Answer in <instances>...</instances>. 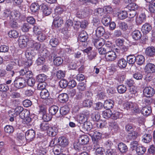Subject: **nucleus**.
Returning a JSON list of instances; mask_svg holds the SVG:
<instances>
[{
    "label": "nucleus",
    "mask_w": 155,
    "mask_h": 155,
    "mask_svg": "<svg viewBox=\"0 0 155 155\" xmlns=\"http://www.w3.org/2000/svg\"><path fill=\"white\" fill-rule=\"evenodd\" d=\"M26 86V80L24 78L19 77L16 78L12 84L11 90H17L22 89Z\"/></svg>",
    "instance_id": "f257e3e1"
},
{
    "label": "nucleus",
    "mask_w": 155,
    "mask_h": 155,
    "mask_svg": "<svg viewBox=\"0 0 155 155\" xmlns=\"http://www.w3.org/2000/svg\"><path fill=\"white\" fill-rule=\"evenodd\" d=\"M124 108L128 110H130L134 113H139L140 110L138 105L135 103L127 102L124 104Z\"/></svg>",
    "instance_id": "f03ea898"
},
{
    "label": "nucleus",
    "mask_w": 155,
    "mask_h": 155,
    "mask_svg": "<svg viewBox=\"0 0 155 155\" xmlns=\"http://www.w3.org/2000/svg\"><path fill=\"white\" fill-rule=\"evenodd\" d=\"M80 130L84 132L90 131L93 128V125L92 123L89 121H87L83 124H78Z\"/></svg>",
    "instance_id": "7ed1b4c3"
},
{
    "label": "nucleus",
    "mask_w": 155,
    "mask_h": 155,
    "mask_svg": "<svg viewBox=\"0 0 155 155\" xmlns=\"http://www.w3.org/2000/svg\"><path fill=\"white\" fill-rule=\"evenodd\" d=\"M112 44L111 43L108 42L101 47L98 50L99 53L100 54L106 55L112 48Z\"/></svg>",
    "instance_id": "20e7f679"
},
{
    "label": "nucleus",
    "mask_w": 155,
    "mask_h": 155,
    "mask_svg": "<svg viewBox=\"0 0 155 155\" xmlns=\"http://www.w3.org/2000/svg\"><path fill=\"white\" fill-rule=\"evenodd\" d=\"M30 38L28 35H23L20 37L19 39V45L20 47L23 48L27 46V44L29 41Z\"/></svg>",
    "instance_id": "39448f33"
},
{
    "label": "nucleus",
    "mask_w": 155,
    "mask_h": 155,
    "mask_svg": "<svg viewBox=\"0 0 155 155\" xmlns=\"http://www.w3.org/2000/svg\"><path fill=\"white\" fill-rule=\"evenodd\" d=\"M144 95L147 97H150L154 95L155 93V90L150 87H145L143 91Z\"/></svg>",
    "instance_id": "423d86ee"
},
{
    "label": "nucleus",
    "mask_w": 155,
    "mask_h": 155,
    "mask_svg": "<svg viewBox=\"0 0 155 155\" xmlns=\"http://www.w3.org/2000/svg\"><path fill=\"white\" fill-rule=\"evenodd\" d=\"M117 58V55L116 53L112 50L110 51L106 54L105 55V58L107 61H114Z\"/></svg>",
    "instance_id": "0eeeda50"
},
{
    "label": "nucleus",
    "mask_w": 155,
    "mask_h": 155,
    "mask_svg": "<svg viewBox=\"0 0 155 155\" xmlns=\"http://www.w3.org/2000/svg\"><path fill=\"white\" fill-rule=\"evenodd\" d=\"M146 19V15L144 12H142L136 17V22L138 25L142 24L145 22Z\"/></svg>",
    "instance_id": "6e6552de"
},
{
    "label": "nucleus",
    "mask_w": 155,
    "mask_h": 155,
    "mask_svg": "<svg viewBox=\"0 0 155 155\" xmlns=\"http://www.w3.org/2000/svg\"><path fill=\"white\" fill-rule=\"evenodd\" d=\"M63 21L62 18L58 15L54 18L53 25L55 28H59L61 26L63 23Z\"/></svg>",
    "instance_id": "1a4fd4ad"
},
{
    "label": "nucleus",
    "mask_w": 155,
    "mask_h": 155,
    "mask_svg": "<svg viewBox=\"0 0 155 155\" xmlns=\"http://www.w3.org/2000/svg\"><path fill=\"white\" fill-rule=\"evenodd\" d=\"M58 143L60 147L64 148L68 145V140L64 137H61L58 139Z\"/></svg>",
    "instance_id": "9d476101"
},
{
    "label": "nucleus",
    "mask_w": 155,
    "mask_h": 155,
    "mask_svg": "<svg viewBox=\"0 0 155 155\" xmlns=\"http://www.w3.org/2000/svg\"><path fill=\"white\" fill-rule=\"evenodd\" d=\"M35 136V132L33 130H28L25 134V138L26 140L29 141H32Z\"/></svg>",
    "instance_id": "9b49d317"
},
{
    "label": "nucleus",
    "mask_w": 155,
    "mask_h": 155,
    "mask_svg": "<svg viewBox=\"0 0 155 155\" xmlns=\"http://www.w3.org/2000/svg\"><path fill=\"white\" fill-rule=\"evenodd\" d=\"M144 70L146 72L148 73H154L155 72V65L152 63H148L146 65Z\"/></svg>",
    "instance_id": "f8f14e48"
},
{
    "label": "nucleus",
    "mask_w": 155,
    "mask_h": 155,
    "mask_svg": "<svg viewBox=\"0 0 155 155\" xmlns=\"http://www.w3.org/2000/svg\"><path fill=\"white\" fill-rule=\"evenodd\" d=\"M74 149L78 152L88 150L87 147L84 146L82 144H81L80 142L74 143Z\"/></svg>",
    "instance_id": "ddd939ff"
},
{
    "label": "nucleus",
    "mask_w": 155,
    "mask_h": 155,
    "mask_svg": "<svg viewBox=\"0 0 155 155\" xmlns=\"http://www.w3.org/2000/svg\"><path fill=\"white\" fill-rule=\"evenodd\" d=\"M89 134L92 137L93 140L101 139L102 134L99 132L94 130V131L90 132Z\"/></svg>",
    "instance_id": "4468645a"
},
{
    "label": "nucleus",
    "mask_w": 155,
    "mask_h": 155,
    "mask_svg": "<svg viewBox=\"0 0 155 155\" xmlns=\"http://www.w3.org/2000/svg\"><path fill=\"white\" fill-rule=\"evenodd\" d=\"M88 38V35L87 32L84 31L80 32L78 35V40L81 42H85Z\"/></svg>",
    "instance_id": "2eb2a0df"
},
{
    "label": "nucleus",
    "mask_w": 155,
    "mask_h": 155,
    "mask_svg": "<svg viewBox=\"0 0 155 155\" xmlns=\"http://www.w3.org/2000/svg\"><path fill=\"white\" fill-rule=\"evenodd\" d=\"M89 141V137L86 135H83L80 136L78 139L79 142L83 145L87 144Z\"/></svg>",
    "instance_id": "dca6fc26"
},
{
    "label": "nucleus",
    "mask_w": 155,
    "mask_h": 155,
    "mask_svg": "<svg viewBox=\"0 0 155 155\" xmlns=\"http://www.w3.org/2000/svg\"><path fill=\"white\" fill-rule=\"evenodd\" d=\"M152 29V27L150 24L145 23L142 25L141 30L143 34H147Z\"/></svg>",
    "instance_id": "f3484780"
},
{
    "label": "nucleus",
    "mask_w": 155,
    "mask_h": 155,
    "mask_svg": "<svg viewBox=\"0 0 155 155\" xmlns=\"http://www.w3.org/2000/svg\"><path fill=\"white\" fill-rule=\"evenodd\" d=\"M78 123V124H83L84 123L87 121V115L84 114H80L77 117Z\"/></svg>",
    "instance_id": "a211bd4d"
},
{
    "label": "nucleus",
    "mask_w": 155,
    "mask_h": 155,
    "mask_svg": "<svg viewBox=\"0 0 155 155\" xmlns=\"http://www.w3.org/2000/svg\"><path fill=\"white\" fill-rule=\"evenodd\" d=\"M94 45L98 50L103 46L105 45V41L103 39H97L94 40Z\"/></svg>",
    "instance_id": "6ab92c4d"
},
{
    "label": "nucleus",
    "mask_w": 155,
    "mask_h": 155,
    "mask_svg": "<svg viewBox=\"0 0 155 155\" xmlns=\"http://www.w3.org/2000/svg\"><path fill=\"white\" fill-rule=\"evenodd\" d=\"M114 101L111 100H106L104 103V108L106 110H110L114 106Z\"/></svg>",
    "instance_id": "aec40b11"
},
{
    "label": "nucleus",
    "mask_w": 155,
    "mask_h": 155,
    "mask_svg": "<svg viewBox=\"0 0 155 155\" xmlns=\"http://www.w3.org/2000/svg\"><path fill=\"white\" fill-rule=\"evenodd\" d=\"M152 137L151 134H145L142 137V141L145 143H148L152 140Z\"/></svg>",
    "instance_id": "412c9836"
},
{
    "label": "nucleus",
    "mask_w": 155,
    "mask_h": 155,
    "mask_svg": "<svg viewBox=\"0 0 155 155\" xmlns=\"http://www.w3.org/2000/svg\"><path fill=\"white\" fill-rule=\"evenodd\" d=\"M20 16V13L18 11L14 10L10 12L9 18L10 20H16Z\"/></svg>",
    "instance_id": "4be33fe9"
},
{
    "label": "nucleus",
    "mask_w": 155,
    "mask_h": 155,
    "mask_svg": "<svg viewBox=\"0 0 155 155\" xmlns=\"http://www.w3.org/2000/svg\"><path fill=\"white\" fill-rule=\"evenodd\" d=\"M118 148L122 153H125L128 151L127 146L125 144L123 143H120L118 144Z\"/></svg>",
    "instance_id": "5701e85b"
},
{
    "label": "nucleus",
    "mask_w": 155,
    "mask_h": 155,
    "mask_svg": "<svg viewBox=\"0 0 155 155\" xmlns=\"http://www.w3.org/2000/svg\"><path fill=\"white\" fill-rule=\"evenodd\" d=\"M19 73L20 75L25 76L27 78L31 77L32 76V72L31 71H28V69L25 68L21 69Z\"/></svg>",
    "instance_id": "b1692460"
},
{
    "label": "nucleus",
    "mask_w": 155,
    "mask_h": 155,
    "mask_svg": "<svg viewBox=\"0 0 155 155\" xmlns=\"http://www.w3.org/2000/svg\"><path fill=\"white\" fill-rule=\"evenodd\" d=\"M151 108L148 106H145L141 110L142 114L144 116H147L151 113Z\"/></svg>",
    "instance_id": "393cba45"
},
{
    "label": "nucleus",
    "mask_w": 155,
    "mask_h": 155,
    "mask_svg": "<svg viewBox=\"0 0 155 155\" xmlns=\"http://www.w3.org/2000/svg\"><path fill=\"white\" fill-rule=\"evenodd\" d=\"M145 52L147 55L153 57L155 55V48L153 46L149 47L146 48Z\"/></svg>",
    "instance_id": "a878e982"
},
{
    "label": "nucleus",
    "mask_w": 155,
    "mask_h": 155,
    "mask_svg": "<svg viewBox=\"0 0 155 155\" xmlns=\"http://www.w3.org/2000/svg\"><path fill=\"white\" fill-rule=\"evenodd\" d=\"M39 52L41 53V55L42 57H44V58L48 57L50 55V52L46 49L42 48L39 51Z\"/></svg>",
    "instance_id": "bb28decb"
},
{
    "label": "nucleus",
    "mask_w": 155,
    "mask_h": 155,
    "mask_svg": "<svg viewBox=\"0 0 155 155\" xmlns=\"http://www.w3.org/2000/svg\"><path fill=\"white\" fill-rule=\"evenodd\" d=\"M58 99L61 102L65 103L68 100V96L66 94H61L59 95Z\"/></svg>",
    "instance_id": "cd10ccee"
},
{
    "label": "nucleus",
    "mask_w": 155,
    "mask_h": 155,
    "mask_svg": "<svg viewBox=\"0 0 155 155\" xmlns=\"http://www.w3.org/2000/svg\"><path fill=\"white\" fill-rule=\"evenodd\" d=\"M37 53L36 51H34L33 50H27L26 51L25 53V55L27 58L32 59L33 57L36 55Z\"/></svg>",
    "instance_id": "c85d7f7f"
},
{
    "label": "nucleus",
    "mask_w": 155,
    "mask_h": 155,
    "mask_svg": "<svg viewBox=\"0 0 155 155\" xmlns=\"http://www.w3.org/2000/svg\"><path fill=\"white\" fill-rule=\"evenodd\" d=\"M56 131L57 129L55 127H50L47 130V133L49 136L53 137L57 134Z\"/></svg>",
    "instance_id": "c756f323"
},
{
    "label": "nucleus",
    "mask_w": 155,
    "mask_h": 155,
    "mask_svg": "<svg viewBox=\"0 0 155 155\" xmlns=\"http://www.w3.org/2000/svg\"><path fill=\"white\" fill-rule=\"evenodd\" d=\"M123 115L121 112L118 111H114L112 113L111 118L114 120H116L117 119L122 118Z\"/></svg>",
    "instance_id": "7c9ffc66"
},
{
    "label": "nucleus",
    "mask_w": 155,
    "mask_h": 155,
    "mask_svg": "<svg viewBox=\"0 0 155 155\" xmlns=\"http://www.w3.org/2000/svg\"><path fill=\"white\" fill-rule=\"evenodd\" d=\"M128 17V13L126 11L123 10L120 11L118 12V17L121 20H123L127 18Z\"/></svg>",
    "instance_id": "2f4dec72"
},
{
    "label": "nucleus",
    "mask_w": 155,
    "mask_h": 155,
    "mask_svg": "<svg viewBox=\"0 0 155 155\" xmlns=\"http://www.w3.org/2000/svg\"><path fill=\"white\" fill-rule=\"evenodd\" d=\"M138 133L137 132L133 131L128 133L127 135L128 139L129 140H134L138 137Z\"/></svg>",
    "instance_id": "473e14b6"
},
{
    "label": "nucleus",
    "mask_w": 155,
    "mask_h": 155,
    "mask_svg": "<svg viewBox=\"0 0 155 155\" xmlns=\"http://www.w3.org/2000/svg\"><path fill=\"white\" fill-rule=\"evenodd\" d=\"M146 151V147L143 146H140L136 148V152L137 154L142 155L144 154Z\"/></svg>",
    "instance_id": "72a5a7b5"
},
{
    "label": "nucleus",
    "mask_w": 155,
    "mask_h": 155,
    "mask_svg": "<svg viewBox=\"0 0 155 155\" xmlns=\"http://www.w3.org/2000/svg\"><path fill=\"white\" fill-rule=\"evenodd\" d=\"M42 10L43 13L46 16L50 15L51 13V9L46 5L42 6Z\"/></svg>",
    "instance_id": "f704fd0d"
},
{
    "label": "nucleus",
    "mask_w": 155,
    "mask_h": 155,
    "mask_svg": "<svg viewBox=\"0 0 155 155\" xmlns=\"http://www.w3.org/2000/svg\"><path fill=\"white\" fill-rule=\"evenodd\" d=\"M70 111V109L67 106H64L60 109V112L61 115H65L69 113Z\"/></svg>",
    "instance_id": "c9c22d12"
},
{
    "label": "nucleus",
    "mask_w": 155,
    "mask_h": 155,
    "mask_svg": "<svg viewBox=\"0 0 155 155\" xmlns=\"http://www.w3.org/2000/svg\"><path fill=\"white\" fill-rule=\"evenodd\" d=\"M59 110L58 107L56 105H53L50 107L49 109V112L51 115L56 114Z\"/></svg>",
    "instance_id": "e433bc0d"
},
{
    "label": "nucleus",
    "mask_w": 155,
    "mask_h": 155,
    "mask_svg": "<svg viewBox=\"0 0 155 155\" xmlns=\"http://www.w3.org/2000/svg\"><path fill=\"white\" fill-rule=\"evenodd\" d=\"M127 61L124 58L119 60L117 62V65L120 68H125L127 66Z\"/></svg>",
    "instance_id": "4c0bfd02"
},
{
    "label": "nucleus",
    "mask_w": 155,
    "mask_h": 155,
    "mask_svg": "<svg viewBox=\"0 0 155 155\" xmlns=\"http://www.w3.org/2000/svg\"><path fill=\"white\" fill-rule=\"evenodd\" d=\"M132 35L133 38L135 40H139L141 37V32L138 30H135L133 31Z\"/></svg>",
    "instance_id": "58836bf2"
},
{
    "label": "nucleus",
    "mask_w": 155,
    "mask_h": 155,
    "mask_svg": "<svg viewBox=\"0 0 155 155\" xmlns=\"http://www.w3.org/2000/svg\"><path fill=\"white\" fill-rule=\"evenodd\" d=\"M105 32L104 28L102 26L98 27L96 31V35L98 37H101L103 36Z\"/></svg>",
    "instance_id": "ea45409f"
},
{
    "label": "nucleus",
    "mask_w": 155,
    "mask_h": 155,
    "mask_svg": "<svg viewBox=\"0 0 155 155\" xmlns=\"http://www.w3.org/2000/svg\"><path fill=\"white\" fill-rule=\"evenodd\" d=\"M15 114H14V115H15V117L16 116L18 115H20V114L21 115H25V114L24 113V111H23V108L22 107L18 106L17 107L15 108Z\"/></svg>",
    "instance_id": "a19ab883"
},
{
    "label": "nucleus",
    "mask_w": 155,
    "mask_h": 155,
    "mask_svg": "<svg viewBox=\"0 0 155 155\" xmlns=\"http://www.w3.org/2000/svg\"><path fill=\"white\" fill-rule=\"evenodd\" d=\"M40 95L42 99H46L49 96V93L48 90L46 89H44L41 91Z\"/></svg>",
    "instance_id": "79ce46f5"
},
{
    "label": "nucleus",
    "mask_w": 155,
    "mask_h": 155,
    "mask_svg": "<svg viewBox=\"0 0 155 155\" xmlns=\"http://www.w3.org/2000/svg\"><path fill=\"white\" fill-rule=\"evenodd\" d=\"M53 62L54 64L56 66H59L63 62V59L59 57H54Z\"/></svg>",
    "instance_id": "37998d69"
},
{
    "label": "nucleus",
    "mask_w": 155,
    "mask_h": 155,
    "mask_svg": "<svg viewBox=\"0 0 155 155\" xmlns=\"http://www.w3.org/2000/svg\"><path fill=\"white\" fill-rule=\"evenodd\" d=\"M40 6L37 3H32L30 6V8L33 12H36L39 9Z\"/></svg>",
    "instance_id": "c03bdc74"
},
{
    "label": "nucleus",
    "mask_w": 155,
    "mask_h": 155,
    "mask_svg": "<svg viewBox=\"0 0 155 155\" xmlns=\"http://www.w3.org/2000/svg\"><path fill=\"white\" fill-rule=\"evenodd\" d=\"M136 62L139 65H142L144 62L145 58L143 55H140L136 56Z\"/></svg>",
    "instance_id": "a18cd8bd"
},
{
    "label": "nucleus",
    "mask_w": 155,
    "mask_h": 155,
    "mask_svg": "<svg viewBox=\"0 0 155 155\" xmlns=\"http://www.w3.org/2000/svg\"><path fill=\"white\" fill-rule=\"evenodd\" d=\"M117 89L119 93L123 94L127 91V88L125 85L121 84L117 86Z\"/></svg>",
    "instance_id": "49530a36"
},
{
    "label": "nucleus",
    "mask_w": 155,
    "mask_h": 155,
    "mask_svg": "<svg viewBox=\"0 0 155 155\" xmlns=\"http://www.w3.org/2000/svg\"><path fill=\"white\" fill-rule=\"evenodd\" d=\"M49 43L52 47H56L59 43L58 38L55 37H53L50 40Z\"/></svg>",
    "instance_id": "de8ad7c7"
},
{
    "label": "nucleus",
    "mask_w": 155,
    "mask_h": 155,
    "mask_svg": "<svg viewBox=\"0 0 155 155\" xmlns=\"http://www.w3.org/2000/svg\"><path fill=\"white\" fill-rule=\"evenodd\" d=\"M31 47L33 49H34V51H36V53H38V51H39L40 49H41L42 48L41 46V44L39 43L35 42L32 44L31 45Z\"/></svg>",
    "instance_id": "09e8293b"
},
{
    "label": "nucleus",
    "mask_w": 155,
    "mask_h": 155,
    "mask_svg": "<svg viewBox=\"0 0 155 155\" xmlns=\"http://www.w3.org/2000/svg\"><path fill=\"white\" fill-rule=\"evenodd\" d=\"M87 14L82 10H80L77 12L76 16L79 18H82L86 17Z\"/></svg>",
    "instance_id": "8fccbe9b"
},
{
    "label": "nucleus",
    "mask_w": 155,
    "mask_h": 155,
    "mask_svg": "<svg viewBox=\"0 0 155 155\" xmlns=\"http://www.w3.org/2000/svg\"><path fill=\"white\" fill-rule=\"evenodd\" d=\"M8 35L11 38H17L19 36L18 31L14 30L10 31L8 33Z\"/></svg>",
    "instance_id": "3c124183"
},
{
    "label": "nucleus",
    "mask_w": 155,
    "mask_h": 155,
    "mask_svg": "<svg viewBox=\"0 0 155 155\" xmlns=\"http://www.w3.org/2000/svg\"><path fill=\"white\" fill-rule=\"evenodd\" d=\"M47 76L44 74H39L37 77V80L39 82H45Z\"/></svg>",
    "instance_id": "603ef678"
},
{
    "label": "nucleus",
    "mask_w": 155,
    "mask_h": 155,
    "mask_svg": "<svg viewBox=\"0 0 155 155\" xmlns=\"http://www.w3.org/2000/svg\"><path fill=\"white\" fill-rule=\"evenodd\" d=\"M112 112L110 110H107L103 112L102 116L105 118L108 119L111 117Z\"/></svg>",
    "instance_id": "864d4df0"
},
{
    "label": "nucleus",
    "mask_w": 155,
    "mask_h": 155,
    "mask_svg": "<svg viewBox=\"0 0 155 155\" xmlns=\"http://www.w3.org/2000/svg\"><path fill=\"white\" fill-rule=\"evenodd\" d=\"M93 140V147L94 149L101 147L102 140L101 139Z\"/></svg>",
    "instance_id": "5fc2aeb1"
},
{
    "label": "nucleus",
    "mask_w": 155,
    "mask_h": 155,
    "mask_svg": "<svg viewBox=\"0 0 155 155\" xmlns=\"http://www.w3.org/2000/svg\"><path fill=\"white\" fill-rule=\"evenodd\" d=\"M136 57L134 55H130L127 56V60L130 64H133L136 61Z\"/></svg>",
    "instance_id": "6e6d98bb"
},
{
    "label": "nucleus",
    "mask_w": 155,
    "mask_h": 155,
    "mask_svg": "<svg viewBox=\"0 0 155 155\" xmlns=\"http://www.w3.org/2000/svg\"><path fill=\"white\" fill-rule=\"evenodd\" d=\"M49 124L46 122H43L40 125V128L41 131L47 130L50 127Z\"/></svg>",
    "instance_id": "4d7b16f0"
},
{
    "label": "nucleus",
    "mask_w": 155,
    "mask_h": 155,
    "mask_svg": "<svg viewBox=\"0 0 155 155\" xmlns=\"http://www.w3.org/2000/svg\"><path fill=\"white\" fill-rule=\"evenodd\" d=\"M4 130L6 133L12 134L14 131V128L12 126L7 125L4 127Z\"/></svg>",
    "instance_id": "13d9d810"
},
{
    "label": "nucleus",
    "mask_w": 155,
    "mask_h": 155,
    "mask_svg": "<svg viewBox=\"0 0 155 155\" xmlns=\"http://www.w3.org/2000/svg\"><path fill=\"white\" fill-rule=\"evenodd\" d=\"M31 28V26L28 23H24L21 26V29L23 31L27 32Z\"/></svg>",
    "instance_id": "bf43d9fd"
},
{
    "label": "nucleus",
    "mask_w": 155,
    "mask_h": 155,
    "mask_svg": "<svg viewBox=\"0 0 155 155\" xmlns=\"http://www.w3.org/2000/svg\"><path fill=\"white\" fill-rule=\"evenodd\" d=\"M62 147H58V145H55L53 149V151L54 152V153L55 155H57L62 153L63 151Z\"/></svg>",
    "instance_id": "052dcab7"
},
{
    "label": "nucleus",
    "mask_w": 155,
    "mask_h": 155,
    "mask_svg": "<svg viewBox=\"0 0 155 155\" xmlns=\"http://www.w3.org/2000/svg\"><path fill=\"white\" fill-rule=\"evenodd\" d=\"M36 35H37V38L38 40L40 42H42L46 39V35L43 33L40 32Z\"/></svg>",
    "instance_id": "680f3d73"
},
{
    "label": "nucleus",
    "mask_w": 155,
    "mask_h": 155,
    "mask_svg": "<svg viewBox=\"0 0 155 155\" xmlns=\"http://www.w3.org/2000/svg\"><path fill=\"white\" fill-rule=\"evenodd\" d=\"M129 9L130 11H135L139 8L138 6L136 3H132L128 5Z\"/></svg>",
    "instance_id": "e2e57ef3"
},
{
    "label": "nucleus",
    "mask_w": 155,
    "mask_h": 155,
    "mask_svg": "<svg viewBox=\"0 0 155 155\" xmlns=\"http://www.w3.org/2000/svg\"><path fill=\"white\" fill-rule=\"evenodd\" d=\"M133 77L137 80H141L143 77L142 73L141 72H136L133 74Z\"/></svg>",
    "instance_id": "0e129e2a"
},
{
    "label": "nucleus",
    "mask_w": 155,
    "mask_h": 155,
    "mask_svg": "<svg viewBox=\"0 0 155 155\" xmlns=\"http://www.w3.org/2000/svg\"><path fill=\"white\" fill-rule=\"evenodd\" d=\"M9 90V87L6 84H0V91L2 92H5Z\"/></svg>",
    "instance_id": "69168bd1"
},
{
    "label": "nucleus",
    "mask_w": 155,
    "mask_h": 155,
    "mask_svg": "<svg viewBox=\"0 0 155 155\" xmlns=\"http://www.w3.org/2000/svg\"><path fill=\"white\" fill-rule=\"evenodd\" d=\"M126 131L129 133L134 131V128L133 125L131 124H128L125 126Z\"/></svg>",
    "instance_id": "338daca9"
},
{
    "label": "nucleus",
    "mask_w": 155,
    "mask_h": 155,
    "mask_svg": "<svg viewBox=\"0 0 155 155\" xmlns=\"http://www.w3.org/2000/svg\"><path fill=\"white\" fill-rule=\"evenodd\" d=\"M59 85L61 88H65L68 86V83L66 80L62 79L59 81Z\"/></svg>",
    "instance_id": "774afa93"
}]
</instances>
